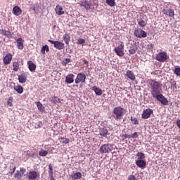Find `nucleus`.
Instances as JSON below:
<instances>
[{"mask_svg":"<svg viewBox=\"0 0 180 180\" xmlns=\"http://www.w3.org/2000/svg\"><path fill=\"white\" fill-rule=\"evenodd\" d=\"M148 84L150 85L152 97H154L159 94H162V84L161 82L150 79H148Z\"/></svg>","mask_w":180,"mask_h":180,"instance_id":"nucleus-1","label":"nucleus"},{"mask_svg":"<svg viewBox=\"0 0 180 180\" xmlns=\"http://www.w3.org/2000/svg\"><path fill=\"white\" fill-rule=\"evenodd\" d=\"M123 116H124V108L120 106L114 108L112 110V117H114L115 120L119 122L122 120Z\"/></svg>","mask_w":180,"mask_h":180,"instance_id":"nucleus-2","label":"nucleus"},{"mask_svg":"<svg viewBox=\"0 0 180 180\" xmlns=\"http://www.w3.org/2000/svg\"><path fill=\"white\" fill-rule=\"evenodd\" d=\"M113 150V146L110 143H105L100 147L101 154H109Z\"/></svg>","mask_w":180,"mask_h":180,"instance_id":"nucleus-3","label":"nucleus"},{"mask_svg":"<svg viewBox=\"0 0 180 180\" xmlns=\"http://www.w3.org/2000/svg\"><path fill=\"white\" fill-rule=\"evenodd\" d=\"M168 58V53H167L165 51L160 52L156 55V60L160 63H165Z\"/></svg>","mask_w":180,"mask_h":180,"instance_id":"nucleus-4","label":"nucleus"},{"mask_svg":"<svg viewBox=\"0 0 180 180\" xmlns=\"http://www.w3.org/2000/svg\"><path fill=\"white\" fill-rule=\"evenodd\" d=\"M153 99H157L162 105H168L169 102L167 98L162 95V93H160L159 94H156V96H153Z\"/></svg>","mask_w":180,"mask_h":180,"instance_id":"nucleus-5","label":"nucleus"},{"mask_svg":"<svg viewBox=\"0 0 180 180\" xmlns=\"http://www.w3.org/2000/svg\"><path fill=\"white\" fill-rule=\"evenodd\" d=\"M134 35L135 36V37H137L138 39H144L147 37V32L141 30V28H138L137 30H134Z\"/></svg>","mask_w":180,"mask_h":180,"instance_id":"nucleus-6","label":"nucleus"},{"mask_svg":"<svg viewBox=\"0 0 180 180\" xmlns=\"http://www.w3.org/2000/svg\"><path fill=\"white\" fill-rule=\"evenodd\" d=\"M114 51L118 57H123V56H124V45L121 44L117 47L115 48Z\"/></svg>","mask_w":180,"mask_h":180,"instance_id":"nucleus-7","label":"nucleus"},{"mask_svg":"<svg viewBox=\"0 0 180 180\" xmlns=\"http://www.w3.org/2000/svg\"><path fill=\"white\" fill-rule=\"evenodd\" d=\"M85 79H86V75H85L84 73H79L75 79V84H84L85 83Z\"/></svg>","mask_w":180,"mask_h":180,"instance_id":"nucleus-8","label":"nucleus"},{"mask_svg":"<svg viewBox=\"0 0 180 180\" xmlns=\"http://www.w3.org/2000/svg\"><path fill=\"white\" fill-rule=\"evenodd\" d=\"M39 172L34 171V170H30L27 174V176L28 178V180H36L37 179V176H39Z\"/></svg>","mask_w":180,"mask_h":180,"instance_id":"nucleus-9","label":"nucleus"},{"mask_svg":"<svg viewBox=\"0 0 180 180\" xmlns=\"http://www.w3.org/2000/svg\"><path fill=\"white\" fill-rule=\"evenodd\" d=\"M154 113V111L151 108H147L143 111L141 117L142 119H149V117Z\"/></svg>","mask_w":180,"mask_h":180,"instance_id":"nucleus-10","label":"nucleus"},{"mask_svg":"<svg viewBox=\"0 0 180 180\" xmlns=\"http://www.w3.org/2000/svg\"><path fill=\"white\" fill-rule=\"evenodd\" d=\"M4 64L5 65H8V64H11V61H12V54L8 53L3 59Z\"/></svg>","mask_w":180,"mask_h":180,"instance_id":"nucleus-11","label":"nucleus"},{"mask_svg":"<svg viewBox=\"0 0 180 180\" xmlns=\"http://www.w3.org/2000/svg\"><path fill=\"white\" fill-rule=\"evenodd\" d=\"M13 13L15 16H20L22 15V9L19 6H15L13 8Z\"/></svg>","mask_w":180,"mask_h":180,"instance_id":"nucleus-12","label":"nucleus"},{"mask_svg":"<svg viewBox=\"0 0 180 180\" xmlns=\"http://www.w3.org/2000/svg\"><path fill=\"white\" fill-rule=\"evenodd\" d=\"M99 134L102 137H105V139L109 136V131H108V129L103 127L100 128L99 129Z\"/></svg>","mask_w":180,"mask_h":180,"instance_id":"nucleus-13","label":"nucleus"},{"mask_svg":"<svg viewBox=\"0 0 180 180\" xmlns=\"http://www.w3.org/2000/svg\"><path fill=\"white\" fill-rule=\"evenodd\" d=\"M54 47L55 49H57V50H64L65 46L63 42L56 41V42H55Z\"/></svg>","mask_w":180,"mask_h":180,"instance_id":"nucleus-14","label":"nucleus"},{"mask_svg":"<svg viewBox=\"0 0 180 180\" xmlns=\"http://www.w3.org/2000/svg\"><path fill=\"white\" fill-rule=\"evenodd\" d=\"M126 76L129 79H131V81H136V75H134V72L131 70H127L126 73Z\"/></svg>","mask_w":180,"mask_h":180,"instance_id":"nucleus-15","label":"nucleus"},{"mask_svg":"<svg viewBox=\"0 0 180 180\" xmlns=\"http://www.w3.org/2000/svg\"><path fill=\"white\" fill-rule=\"evenodd\" d=\"M74 74H69L66 76L65 83L66 84H72L74 82Z\"/></svg>","mask_w":180,"mask_h":180,"instance_id":"nucleus-16","label":"nucleus"},{"mask_svg":"<svg viewBox=\"0 0 180 180\" xmlns=\"http://www.w3.org/2000/svg\"><path fill=\"white\" fill-rule=\"evenodd\" d=\"M28 68L31 72H36V64L33 63L32 60L27 61Z\"/></svg>","mask_w":180,"mask_h":180,"instance_id":"nucleus-17","label":"nucleus"},{"mask_svg":"<svg viewBox=\"0 0 180 180\" xmlns=\"http://www.w3.org/2000/svg\"><path fill=\"white\" fill-rule=\"evenodd\" d=\"M25 41L23 40V39H22V38H18V39H17V47H18V49H19V50H23V47H24V46H23V42H24Z\"/></svg>","mask_w":180,"mask_h":180,"instance_id":"nucleus-18","label":"nucleus"},{"mask_svg":"<svg viewBox=\"0 0 180 180\" xmlns=\"http://www.w3.org/2000/svg\"><path fill=\"white\" fill-rule=\"evenodd\" d=\"M136 165L137 167H139V168H144V167L146 165V162L145 160H138L136 161Z\"/></svg>","mask_w":180,"mask_h":180,"instance_id":"nucleus-19","label":"nucleus"},{"mask_svg":"<svg viewBox=\"0 0 180 180\" xmlns=\"http://www.w3.org/2000/svg\"><path fill=\"white\" fill-rule=\"evenodd\" d=\"M162 12L165 13V15H167L170 18L174 17V10L172 9H163Z\"/></svg>","mask_w":180,"mask_h":180,"instance_id":"nucleus-20","label":"nucleus"},{"mask_svg":"<svg viewBox=\"0 0 180 180\" xmlns=\"http://www.w3.org/2000/svg\"><path fill=\"white\" fill-rule=\"evenodd\" d=\"M56 13H57V15H64V11L63 10V6L58 5V6H56Z\"/></svg>","mask_w":180,"mask_h":180,"instance_id":"nucleus-21","label":"nucleus"},{"mask_svg":"<svg viewBox=\"0 0 180 180\" xmlns=\"http://www.w3.org/2000/svg\"><path fill=\"white\" fill-rule=\"evenodd\" d=\"M63 41H65V44H67V46H68V44H70V34L68 33H65V34L63 37Z\"/></svg>","mask_w":180,"mask_h":180,"instance_id":"nucleus-22","label":"nucleus"},{"mask_svg":"<svg viewBox=\"0 0 180 180\" xmlns=\"http://www.w3.org/2000/svg\"><path fill=\"white\" fill-rule=\"evenodd\" d=\"M92 91H94V92H95L96 95H97L98 96H101V95H102L103 92H102V89L96 87V86H93L92 87Z\"/></svg>","mask_w":180,"mask_h":180,"instance_id":"nucleus-23","label":"nucleus"},{"mask_svg":"<svg viewBox=\"0 0 180 180\" xmlns=\"http://www.w3.org/2000/svg\"><path fill=\"white\" fill-rule=\"evenodd\" d=\"M35 103L37 105L38 110H39L41 113H43V112L46 110L44 106H43V104H41L40 101H37Z\"/></svg>","mask_w":180,"mask_h":180,"instance_id":"nucleus-24","label":"nucleus"},{"mask_svg":"<svg viewBox=\"0 0 180 180\" xmlns=\"http://www.w3.org/2000/svg\"><path fill=\"white\" fill-rule=\"evenodd\" d=\"M72 180L81 179L82 178V174L81 172H76L71 175Z\"/></svg>","mask_w":180,"mask_h":180,"instance_id":"nucleus-25","label":"nucleus"},{"mask_svg":"<svg viewBox=\"0 0 180 180\" xmlns=\"http://www.w3.org/2000/svg\"><path fill=\"white\" fill-rule=\"evenodd\" d=\"M26 75L22 74L18 76V81L20 82V84H25V82H26Z\"/></svg>","mask_w":180,"mask_h":180,"instance_id":"nucleus-26","label":"nucleus"},{"mask_svg":"<svg viewBox=\"0 0 180 180\" xmlns=\"http://www.w3.org/2000/svg\"><path fill=\"white\" fill-rule=\"evenodd\" d=\"M1 34L8 37V39H11V37H12V33L8 30H2Z\"/></svg>","mask_w":180,"mask_h":180,"instance_id":"nucleus-27","label":"nucleus"},{"mask_svg":"<svg viewBox=\"0 0 180 180\" xmlns=\"http://www.w3.org/2000/svg\"><path fill=\"white\" fill-rule=\"evenodd\" d=\"M46 53H49V51H50V49L49 48V46L47 45L42 46V48L41 49V54H46Z\"/></svg>","mask_w":180,"mask_h":180,"instance_id":"nucleus-28","label":"nucleus"},{"mask_svg":"<svg viewBox=\"0 0 180 180\" xmlns=\"http://www.w3.org/2000/svg\"><path fill=\"white\" fill-rule=\"evenodd\" d=\"M20 65V64H19V62H14L13 63V70L15 71V72L18 71Z\"/></svg>","mask_w":180,"mask_h":180,"instance_id":"nucleus-29","label":"nucleus"},{"mask_svg":"<svg viewBox=\"0 0 180 180\" xmlns=\"http://www.w3.org/2000/svg\"><path fill=\"white\" fill-rule=\"evenodd\" d=\"M59 141L62 144H68V143H70V139L65 137H62V138H59Z\"/></svg>","mask_w":180,"mask_h":180,"instance_id":"nucleus-30","label":"nucleus"},{"mask_svg":"<svg viewBox=\"0 0 180 180\" xmlns=\"http://www.w3.org/2000/svg\"><path fill=\"white\" fill-rule=\"evenodd\" d=\"M14 91H16L18 94H23V87L22 86H16L14 87Z\"/></svg>","mask_w":180,"mask_h":180,"instance_id":"nucleus-31","label":"nucleus"},{"mask_svg":"<svg viewBox=\"0 0 180 180\" xmlns=\"http://www.w3.org/2000/svg\"><path fill=\"white\" fill-rule=\"evenodd\" d=\"M136 157L138 158V160H144V158H146V155L141 152H138Z\"/></svg>","mask_w":180,"mask_h":180,"instance_id":"nucleus-32","label":"nucleus"},{"mask_svg":"<svg viewBox=\"0 0 180 180\" xmlns=\"http://www.w3.org/2000/svg\"><path fill=\"white\" fill-rule=\"evenodd\" d=\"M48 174H49V178L53 176V165H51V164L49 165V172H48Z\"/></svg>","mask_w":180,"mask_h":180,"instance_id":"nucleus-33","label":"nucleus"},{"mask_svg":"<svg viewBox=\"0 0 180 180\" xmlns=\"http://www.w3.org/2000/svg\"><path fill=\"white\" fill-rule=\"evenodd\" d=\"M22 173L20 172V171L17 170L16 172L14 174V178H15L16 179H20V178H22Z\"/></svg>","mask_w":180,"mask_h":180,"instance_id":"nucleus-34","label":"nucleus"},{"mask_svg":"<svg viewBox=\"0 0 180 180\" xmlns=\"http://www.w3.org/2000/svg\"><path fill=\"white\" fill-rule=\"evenodd\" d=\"M47 154H49V151L44 150L43 149H41V151L39 152V155H40V157H46Z\"/></svg>","mask_w":180,"mask_h":180,"instance_id":"nucleus-35","label":"nucleus"},{"mask_svg":"<svg viewBox=\"0 0 180 180\" xmlns=\"http://www.w3.org/2000/svg\"><path fill=\"white\" fill-rule=\"evenodd\" d=\"M138 25H139V26L141 27H146V25H147V21H144L143 20H140L139 22H138Z\"/></svg>","mask_w":180,"mask_h":180,"instance_id":"nucleus-36","label":"nucleus"},{"mask_svg":"<svg viewBox=\"0 0 180 180\" xmlns=\"http://www.w3.org/2000/svg\"><path fill=\"white\" fill-rule=\"evenodd\" d=\"M106 4L109 5V6L113 7L116 5L115 0H106Z\"/></svg>","mask_w":180,"mask_h":180,"instance_id":"nucleus-37","label":"nucleus"},{"mask_svg":"<svg viewBox=\"0 0 180 180\" xmlns=\"http://www.w3.org/2000/svg\"><path fill=\"white\" fill-rule=\"evenodd\" d=\"M129 54H136V49H134V46H129Z\"/></svg>","mask_w":180,"mask_h":180,"instance_id":"nucleus-38","label":"nucleus"},{"mask_svg":"<svg viewBox=\"0 0 180 180\" xmlns=\"http://www.w3.org/2000/svg\"><path fill=\"white\" fill-rule=\"evenodd\" d=\"M130 120H131L132 124H139V120H137V118L131 117Z\"/></svg>","mask_w":180,"mask_h":180,"instance_id":"nucleus-39","label":"nucleus"},{"mask_svg":"<svg viewBox=\"0 0 180 180\" xmlns=\"http://www.w3.org/2000/svg\"><path fill=\"white\" fill-rule=\"evenodd\" d=\"M69 63H71V59L70 58H65V60H63L62 64L63 65H67Z\"/></svg>","mask_w":180,"mask_h":180,"instance_id":"nucleus-40","label":"nucleus"},{"mask_svg":"<svg viewBox=\"0 0 180 180\" xmlns=\"http://www.w3.org/2000/svg\"><path fill=\"white\" fill-rule=\"evenodd\" d=\"M13 101V97L12 96L9 97L8 101H7V105H8V106H13V105L12 103Z\"/></svg>","mask_w":180,"mask_h":180,"instance_id":"nucleus-41","label":"nucleus"},{"mask_svg":"<svg viewBox=\"0 0 180 180\" xmlns=\"http://www.w3.org/2000/svg\"><path fill=\"white\" fill-rule=\"evenodd\" d=\"M85 44V39L82 38H79L77 41V44Z\"/></svg>","mask_w":180,"mask_h":180,"instance_id":"nucleus-42","label":"nucleus"},{"mask_svg":"<svg viewBox=\"0 0 180 180\" xmlns=\"http://www.w3.org/2000/svg\"><path fill=\"white\" fill-rule=\"evenodd\" d=\"M127 180H139V179H137V177H135L134 175L131 174V175H129V176H128Z\"/></svg>","mask_w":180,"mask_h":180,"instance_id":"nucleus-43","label":"nucleus"},{"mask_svg":"<svg viewBox=\"0 0 180 180\" xmlns=\"http://www.w3.org/2000/svg\"><path fill=\"white\" fill-rule=\"evenodd\" d=\"M36 126L37 129H40V127H43V122L41 121H39L37 122Z\"/></svg>","mask_w":180,"mask_h":180,"instance_id":"nucleus-44","label":"nucleus"},{"mask_svg":"<svg viewBox=\"0 0 180 180\" xmlns=\"http://www.w3.org/2000/svg\"><path fill=\"white\" fill-rule=\"evenodd\" d=\"M169 84H170V88H171V89H175V88H176V87L175 86V85H176L175 82H170Z\"/></svg>","mask_w":180,"mask_h":180,"instance_id":"nucleus-45","label":"nucleus"},{"mask_svg":"<svg viewBox=\"0 0 180 180\" xmlns=\"http://www.w3.org/2000/svg\"><path fill=\"white\" fill-rule=\"evenodd\" d=\"M131 139H138L139 138V133L134 132L131 135Z\"/></svg>","mask_w":180,"mask_h":180,"instance_id":"nucleus-46","label":"nucleus"},{"mask_svg":"<svg viewBox=\"0 0 180 180\" xmlns=\"http://www.w3.org/2000/svg\"><path fill=\"white\" fill-rule=\"evenodd\" d=\"M82 6H84L85 9H89V8H91V6L87 3H82Z\"/></svg>","mask_w":180,"mask_h":180,"instance_id":"nucleus-47","label":"nucleus"},{"mask_svg":"<svg viewBox=\"0 0 180 180\" xmlns=\"http://www.w3.org/2000/svg\"><path fill=\"white\" fill-rule=\"evenodd\" d=\"M174 74H176V75L180 76V68H176L174 71Z\"/></svg>","mask_w":180,"mask_h":180,"instance_id":"nucleus-48","label":"nucleus"},{"mask_svg":"<svg viewBox=\"0 0 180 180\" xmlns=\"http://www.w3.org/2000/svg\"><path fill=\"white\" fill-rule=\"evenodd\" d=\"M13 169H10L9 174L11 175H13V174H15V171H16V167H12Z\"/></svg>","mask_w":180,"mask_h":180,"instance_id":"nucleus-49","label":"nucleus"},{"mask_svg":"<svg viewBox=\"0 0 180 180\" xmlns=\"http://www.w3.org/2000/svg\"><path fill=\"white\" fill-rule=\"evenodd\" d=\"M25 155H27V157L30 158L32 157V154L30 153V150H27L25 152Z\"/></svg>","mask_w":180,"mask_h":180,"instance_id":"nucleus-50","label":"nucleus"},{"mask_svg":"<svg viewBox=\"0 0 180 180\" xmlns=\"http://www.w3.org/2000/svg\"><path fill=\"white\" fill-rule=\"evenodd\" d=\"M20 172H21V175H23V174H25V172H26V169L23 168V167H20Z\"/></svg>","mask_w":180,"mask_h":180,"instance_id":"nucleus-51","label":"nucleus"},{"mask_svg":"<svg viewBox=\"0 0 180 180\" xmlns=\"http://www.w3.org/2000/svg\"><path fill=\"white\" fill-rule=\"evenodd\" d=\"M122 137H123L124 139H130V135H129V134H122Z\"/></svg>","mask_w":180,"mask_h":180,"instance_id":"nucleus-52","label":"nucleus"},{"mask_svg":"<svg viewBox=\"0 0 180 180\" xmlns=\"http://www.w3.org/2000/svg\"><path fill=\"white\" fill-rule=\"evenodd\" d=\"M34 13H36L37 15H39V8H37V6L35 7V9L34 10Z\"/></svg>","mask_w":180,"mask_h":180,"instance_id":"nucleus-53","label":"nucleus"},{"mask_svg":"<svg viewBox=\"0 0 180 180\" xmlns=\"http://www.w3.org/2000/svg\"><path fill=\"white\" fill-rule=\"evenodd\" d=\"M48 41H49V43H51V44H53V46H55L56 42L57 41H53V40L49 39V40H48Z\"/></svg>","mask_w":180,"mask_h":180,"instance_id":"nucleus-54","label":"nucleus"},{"mask_svg":"<svg viewBox=\"0 0 180 180\" xmlns=\"http://www.w3.org/2000/svg\"><path fill=\"white\" fill-rule=\"evenodd\" d=\"M30 9H32V11H34L36 9V6L34 5H32Z\"/></svg>","mask_w":180,"mask_h":180,"instance_id":"nucleus-55","label":"nucleus"},{"mask_svg":"<svg viewBox=\"0 0 180 180\" xmlns=\"http://www.w3.org/2000/svg\"><path fill=\"white\" fill-rule=\"evenodd\" d=\"M176 124H177L178 127H179V130H180V120H177Z\"/></svg>","mask_w":180,"mask_h":180,"instance_id":"nucleus-56","label":"nucleus"},{"mask_svg":"<svg viewBox=\"0 0 180 180\" xmlns=\"http://www.w3.org/2000/svg\"><path fill=\"white\" fill-rule=\"evenodd\" d=\"M84 64H88V62L86 60H84Z\"/></svg>","mask_w":180,"mask_h":180,"instance_id":"nucleus-57","label":"nucleus"}]
</instances>
